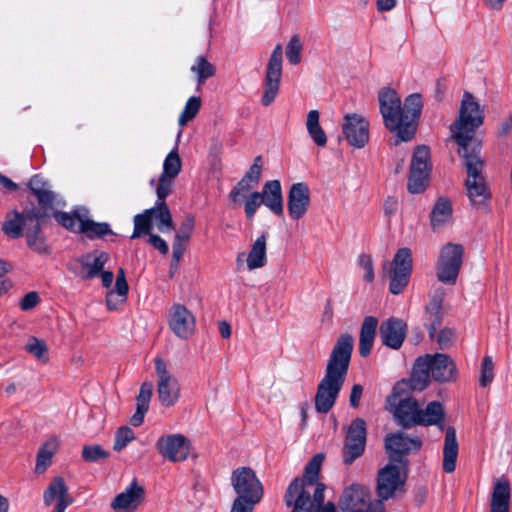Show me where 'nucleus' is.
<instances>
[{"label": "nucleus", "instance_id": "obj_56", "mask_svg": "<svg viewBox=\"0 0 512 512\" xmlns=\"http://www.w3.org/2000/svg\"><path fill=\"white\" fill-rule=\"evenodd\" d=\"M35 196L38 200L39 205L44 210L43 212L49 209H54L56 195L49 188H47L46 190H42Z\"/></svg>", "mask_w": 512, "mask_h": 512}, {"label": "nucleus", "instance_id": "obj_64", "mask_svg": "<svg viewBox=\"0 0 512 512\" xmlns=\"http://www.w3.org/2000/svg\"><path fill=\"white\" fill-rule=\"evenodd\" d=\"M511 130H512V115H509L500 123V125L498 127V136L505 137L511 132Z\"/></svg>", "mask_w": 512, "mask_h": 512}, {"label": "nucleus", "instance_id": "obj_50", "mask_svg": "<svg viewBox=\"0 0 512 512\" xmlns=\"http://www.w3.org/2000/svg\"><path fill=\"white\" fill-rule=\"evenodd\" d=\"M494 379V363L492 357L485 356L483 358L482 367H481V375H480V385L482 387H486L491 384Z\"/></svg>", "mask_w": 512, "mask_h": 512}, {"label": "nucleus", "instance_id": "obj_33", "mask_svg": "<svg viewBox=\"0 0 512 512\" xmlns=\"http://www.w3.org/2000/svg\"><path fill=\"white\" fill-rule=\"evenodd\" d=\"M77 232L86 234L89 238L103 237L107 234H113L108 223L94 222L85 214L79 216Z\"/></svg>", "mask_w": 512, "mask_h": 512}, {"label": "nucleus", "instance_id": "obj_55", "mask_svg": "<svg viewBox=\"0 0 512 512\" xmlns=\"http://www.w3.org/2000/svg\"><path fill=\"white\" fill-rule=\"evenodd\" d=\"M358 265L364 271V280L369 283L372 282L374 280V268L371 256L367 254H361L358 257Z\"/></svg>", "mask_w": 512, "mask_h": 512}, {"label": "nucleus", "instance_id": "obj_1", "mask_svg": "<svg viewBox=\"0 0 512 512\" xmlns=\"http://www.w3.org/2000/svg\"><path fill=\"white\" fill-rule=\"evenodd\" d=\"M378 102L384 126L396 133L392 144L399 145L401 142L412 140L423 108L421 94H410L402 104L400 96L394 89L384 87L378 92Z\"/></svg>", "mask_w": 512, "mask_h": 512}, {"label": "nucleus", "instance_id": "obj_49", "mask_svg": "<svg viewBox=\"0 0 512 512\" xmlns=\"http://www.w3.org/2000/svg\"><path fill=\"white\" fill-rule=\"evenodd\" d=\"M53 216L61 226L68 230L77 232L79 216H84V214L77 212L74 215H70L65 212H54Z\"/></svg>", "mask_w": 512, "mask_h": 512}, {"label": "nucleus", "instance_id": "obj_42", "mask_svg": "<svg viewBox=\"0 0 512 512\" xmlns=\"http://www.w3.org/2000/svg\"><path fill=\"white\" fill-rule=\"evenodd\" d=\"M182 162L176 149H173L165 158L162 176L176 178L181 171Z\"/></svg>", "mask_w": 512, "mask_h": 512}, {"label": "nucleus", "instance_id": "obj_51", "mask_svg": "<svg viewBox=\"0 0 512 512\" xmlns=\"http://www.w3.org/2000/svg\"><path fill=\"white\" fill-rule=\"evenodd\" d=\"M262 172V158L261 156H257L254 159V163L249 168V170L246 172V174L243 176V180H246L248 183L253 185L254 187H257L260 181Z\"/></svg>", "mask_w": 512, "mask_h": 512}, {"label": "nucleus", "instance_id": "obj_58", "mask_svg": "<svg viewBox=\"0 0 512 512\" xmlns=\"http://www.w3.org/2000/svg\"><path fill=\"white\" fill-rule=\"evenodd\" d=\"M173 178L160 176L159 183L156 189L157 202H165V198L170 194L172 188Z\"/></svg>", "mask_w": 512, "mask_h": 512}, {"label": "nucleus", "instance_id": "obj_35", "mask_svg": "<svg viewBox=\"0 0 512 512\" xmlns=\"http://www.w3.org/2000/svg\"><path fill=\"white\" fill-rule=\"evenodd\" d=\"M133 223L132 239L139 238L142 235H150L153 229V210L146 209L143 213L135 215Z\"/></svg>", "mask_w": 512, "mask_h": 512}, {"label": "nucleus", "instance_id": "obj_31", "mask_svg": "<svg viewBox=\"0 0 512 512\" xmlns=\"http://www.w3.org/2000/svg\"><path fill=\"white\" fill-rule=\"evenodd\" d=\"M58 447L59 441L57 437H50L40 446L36 458L35 473L42 474L47 470Z\"/></svg>", "mask_w": 512, "mask_h": 512}, {"label": "nucleus", "instance_id": "obj_38", "mask_svg": "<svg viewBox=\"0 0 512 512\" xmlns=\"http://www.w3.org/2000/svg\"><path fill=\"white\" fill-rule=\"evenodd\" d=\"M191 72L196 74L198 85H202L207 79L213 77L216 72V68L213 64L207 61L203 56H198L195 60L194 65L190 68Z\"/></svg>", "mask_w": 512, "mask_h": 512}, {"label": "nucleus", "instance_id": "obj_21", "mask_svg": "<svg viewBox=\"0 0 512 512\" xmlns=\"http://www.w3.org/2000/svg\"><path fill=\"white\" fill-rule=\"evenodd\" d=\"M369 500L370 494L368 489L354 484L343 491L339 506L344 511L360 512L371 503Z\"/></svg>", "mask_w": 512, "mask_h": 512}, {"label": "nucleus", "instance_id": "obj_54", "mask_svg": "<svg viewBox=\"0 0 512 512\" xmlns=\"http://www.w3.org/2000/svg\"><path fill=\"white\" fill-rule=\"evenodd\" d=\"M153 392V384L151 382H144L137 396V406L149 409V403Z\"/></svg>", "mask_w": 512, "mask_h": 512}, {"label": "nucleus", "instance_id": "obj_4", "mask_svg": "<svg viewBox=\"0 0 512 512\" xmlns=\"http://www.w3.org/2000/svg\"><path fill=\"white\" fill-rule=\"evenodd\" d=\"M483 121V109L470 92H465L461 100L458 117L450 125L452 138L459 145V151L481 152L482 140L477 138L475 133L483 124Z\"/></svg>", "mask_w": 512, "mask_h": 512}, {"label": "nucleus", "instance_id": "obj_32", "mask_svg": "<svg viewBox=\"0 0 512 512\" xmlns=\"http://www.w3.org/2000/svg\"><path fill=\"white\" fill-rule=\"evenodd\" d=\"M420 418L418 419L419 425L423 426H438L443 429V421L445 418V411L442 404L438 401L428 403L425 409L420 408Z\"/></svg>", "mask_w": 512, "mask_h": 512}, {"label": "nucleus", "instance_id": "obj_39", "mask_svg": "<svg viewBox=\"0 0 512 512\" xmlns=\"http://www.w3.org/2000/svg\"><path fill=\"white\" fill-rule=\"evenodd\" d=\"M107 260L108 254L101 252L91 262H85L82 268V278L91 279L99 275L103 271Z\"/></svg>", "mask_w": 512, "mask_h": 512}, {"label": "nucleus", "instance_id": "obj_30", "mask_svg": "<svg viewBox=\"0 0 512 512\" xmlns=\"http://www.w3.org/2000/svg\"><path fill=\"white\" fill-rule=\"evenodd\" d=\"M452 204L443 197L438 198L430 214V224L433 230H438L452 219Z\"/></svg>", "mask_w": 512, "mask_h": 512}, {"label": "nucleus", "instance_id": "obj_12", "mask_svg": "<svg viewBox=\"0 0 512 512\" xmlns=\"http://www.w3.org/2000/svg\"><path fill=\"white\" fill-rule=\"evenodd\" d=\"M157 375V394L160 404L169 408L174 406L179 398L181 387L177 378L168 370L165 361L161 357L154 360Z\"/></svg>", "mask_w": 512, "mask_h": 512}, {"label": "nucleus", "instance_id": "obj_11", "mask_svg": "<svg viewBox=\"0 0 512 512\" xmlns=\"http://www.w3.org/2000/svg\"><path fill=\"white\" fill-rule=\"evenodd\" d=\"M231 485L239 499L259 503L264 490L261 481L250 467H239L231 474Z\"/></svg>", "mask_w": 512, "mask_h": 512}, {"label": "nucleus", "instance_id": "obj_16", "mask_svg": "<svg viewBox=\"0 0 512 512\" xmlns=\"http://www.w3.org/2000/svg\"><path fill=\"white\" fill-rule=\"evenodd\" d=\"M282 54V46L278 44L271 54L266 69L265 87L261 99L264 106H269L278 93L282 75Z\"/></svg>", "mask_w": 512, "mask_h": 512}, {"label": "nucleus", "instance_id": "obj_27", "mask_svg": "<svg viewBox=\"0 0 512 512\" xmlns=\"http://www.w3.org/2000/svg\"><path fill=\"white\" fill-rule=\"evenodd\" d=\"M457 457L458 442L456 438V430L454 427H448L446 429L443 447V470L446 473H452L455 471Z\"/></svg>", "mask_w": 512, "mask_h": 512}, {"label": "nucleus", "instance_id": "obj_10", "mask_svg": "<svg viewBox=\"0 0 512 512\" xmlns=\"http://www.w3.org/2000/svg\"><path fill=\"white\" fill-rule=\"evenodd\" d=\"M464 249L462 245L447 243L439 254L437 264V278L445 284L456 283L460 268L463 262Z\"/></svg>", "mask_w": 512, "mask_h": 512}, {"label": "nucleus", "instance_id": "obj_47", "mask_svg": "<svg viewBox=\"0 0 512 512\" xmlns=\"http://www.w3.org/2000/svg\"><path fill=\"white\" fill-rule=\"evenodd\" d=\"M81 456L86 462H96L108 458L109 452L100 445H86L82 449Z\"/></svg>", "mask_w": 512, "mask_h": 512}, {"label": "nucleus", "instance_id": "obj_43", "mask_svg": "<svg viewBox=\"0 0 512 512\" xmlns=\"http://www.w3.org/2000/svg\"><path fill=\"white\" fill-rule=\"evenodd\" d=\"M201 107V99L197 96L190 97L181 112L178 123L180 126H185L189 121L195 118Z\"/></svg>", "mask_w": 512, "mask_h": 512}, {"label": "nucleus", "instance_id": "obj_18", "mask_svg": "<svg viewBox=\"0 0 512 512\" xmlns=\"http://www.w3.org/2000/svg\"><path fill=\"white\" fill-rule=\"evenodd\" d=\"M342 129L349 145L355 148H363L369 141V122L359 114L345 115Z\"/></svg>", "mask_w": 512, "mask_h": 512}, {"label": "nucleus", "instance_id": "obj_57", "mask_svg": "<svg viewBox=\"0 0 512 512\" xmlns=\"http://www.w3.org/2000/svg\"><path fill=\"white\" fill-rule=\"evenodd\" d=\"M115 289L118 297L120 298V302H124L127 298L129 286L126 281L125 271L123 268L118 270L115 282Z\"/></svg>", "mask_w": 512, "mask_h": 512}, {"label": "nucleus", "instance_id": "obj_13", "mask_svg": "<svg viewBox=\"0 0 512 512\" xmlns=\"http://www.w3.org/2000/svg\"><path fill=\"white\" fill-rule=\"evenodd\" d=\"M366 434V422L362 418H355L347 427L342 451L345 464H351L364 453Z\"/></svg>", "mask_w": 512, "mask_h": 512}, {"label": "nucleus", "instance_id": "obj_62", "mask_svg": "<svg viewBox=\"0 0 512 512\" xmlns=\"http://www.w3.org/2000/svg\"><path fill=\"white\" fill-rule=\"evenodd\" d=\"M363 394V387L360 384H354L351 389L349 403L353 408H357Z\"/></svg>", "mask_w": 512, "mask_h": 512}, {"label": "nucleus", "instance_id": "obj_41", "mask_svg": "<svg viewBox=\"0 0 512 512\" xmlns=\"http://www.w3.org/2000/svg\"><path fill=\"white\" fill-rule=\"evenodd\" d=\"M426 315L428 320V331L431 339L435 337L437 328L442 321V305L436 303H428L426 306Z\"/></svg>", "mask_w": 512, "mask_h": 512}, {"label": "nucleus", "instance_id": "obj_14", "mask_svg": "<svg viewBox=\"0 0 512 512\" xmlns=\"http://www.w3.org/2000/svg\"><path fill=\"white\" fill-rule=\"evenodd\" d=\"M422 446V441L418 437H407L404 433H392L385 437V451L389 456V461L408 466V460L404 455L418 451Z\"/></svg>", "mask_w": 512, "mask_h": 512}, {"label": "nucleus", "instance_id": "obj_52", "mask_svg": "<svg viewBox=\"0 0 512 512\" xmlns=\"http://www.w3.org/2000/svg\"><path fill=\"white\" fill-rule=\"evenodd\" d=\"M428 185V175L410 173L408 190L412 194L423 192Z\"/></svg>", "mask_w": 512, "mask_h": 512}, {"label": "nucleus", "instance_id": "obj_60", "mask_svg": "<svg viewBox=\"0 0 512 512\" xmlns=\"http://www.w3.org/2000/svg\"><path fill=\"white\" fill-rule=\"evenodd\" d=\"M257 503H252L246 499L236 498L231 508V512H253L254 506Z\"/></svg>", "mask_w": 512, "mask_h": 512}, {"label": "nucleus", "instance_id": "obj_17", "mask_svg": "<svg viewBox=\"0 0 512 512\" xmlns=\"http://www.w3.org/2000/svg\"><path fill=\"white\" fill-rule=\"evenodd\" d=\"M168 326L180 339L190 338L196 326L193 313L183 304L175 303L168 311Z\"/></svg>", "mask_w": 512, "mask_h": 512}, {"label": "nucleus", "instance_id": "obj_5", "mask_svg": "<svg viewBox=\"0 0 512 512\" xmlns=\"http://www.w3.org/2000/svg\"><path fill=\"white\" fill-rule=\"evenodd\" d=\"M47 216L46 212L38 208L25 209L21 213L13 211L7 214L2 230L12 239L25 235L29 248L37 253H44L47 251V246L41 226Z\"/></svg>", "mask_w": 512, "mask_h": 512}, {"label": "nucleus", "instance_id": "obj_44", "mask_svg": "<svg viewBox=\"0 0 512 512\" xmlns=\"http://www.w3.org/2000/svg\"><path fill=\"white\" fill-rule=\"evenodd\" d=\"M255 187L246 180L241 179L230 191L229 199L236 205L246 199Z\"/></svg>", "mask_w": 512, "mask_h": 512}, {"label": "nucleus", "instance_id": "obj_61", "mask_svg": "<svg viewBox=\"0 0 512 512\" xmlns=\"http://www.w3.org/2000/svg\"><path fill=\"white\" fill-rule=\"evenodd\" d=\"M148 242L158 249L162 254H167L169 251L166 241L158 235L150 234Z\"/></svg>", "mask_w": 512, "mask_h": 512}, {"label": "nucleus", "instance_id": "obj_19", "mask_svg": "<svg viewBox=\"0 0 512 512\" xmlns=\"http://www.w3.org/2000/svg\"><path fill=\"white\" fill-rule=\"evenodd\" d=\"M43 501L46 506H52L51 512H65L73 503V497L62 477L54 478L43 493Z\"/></svg>", "mask_w": 512, "mask_h": 512}, {"label": "nucleus", "instance_id": "obj_20", "mask_svg": "<svg viewBox=\"0 0 512 512\" xmlns=\"http://www.w3.org/2000/svg\"><path fill=\"white\" fill-rule=\"evenodd\" d=\"M310 206V190L306 183L292 184L287 195V209L291 219L299 220L307 213Z\"/></svg>", "mask_w": 512, "mask_h": 512}, {"label": "nucleus", "instance_id": "obj_34", "mask_svg": "<svg viewBox=\"0 0 512 512\" xmlns=\"http://www.w3.org/2000/svg\"><path fill=\"white\" fill-rule=\"evenodd\" d=\"M320 113L318 110H311L307 114L306 129L317 146L323 147L327 143V136L319 123Z\"/></svg>", "mask_w": 512, "mask_h": 512}, {"label": "nucleus", "instance_id": "obj_22", "mask_svg": "<svg viewBox=\"0 0 512 512\" xmlns=\"http://www.w3.org/2000/svg\"><path fill=\"white\" fill-rule=\"evenodd\" d=\"M144 489L136 481L121 493H119L111 502V507L117 512H134L143 500Z\"/></svg>", "mask_w": 512, "mask_h": 512}, {"label": "nucleus", "instance_id": "obj_45", "mask_svg": "<svg viewBox=\"0 0 512 512\" xmlns=\"http://www.w3.org/2000/svg\"><path fill=\"white\" fill-rule=\"evenodd\" d=\"M302 44L299 36L291 37L286 46V57L290 64L297 65L301 61Z\"/></svg>", "mask_w": 512, "mask_h": 512}, {"label": "nucleus", "instance_id": "obj_37", "mask_svg": "<svg viewBox=\"0 0 512 512\" xmlns=\"http://www.w3.org/2000/svg\"><path fill=\"white\" fill-rule=\"evenodd\" d=\"M429 148L427 146H418L413 154L410 173L425 174L429 173Z\"/></svg>", "mask_w": 512, "mask_h": 512}, {"label": "nucleus", "instance_id": "obj_8", "mask_svg": "<svg viewBox=\"0 0 512 512\" xmlns=\"http://www.w3.org/2000/svg\"><path fill=\"white\" fill-rule=\"evenodd\" d=\"M384 276L390 280L389 291L398 295L408 285L412 272V253L409 248H400L392 262L383 265Z\"/></svg>", "mask_w": 512, "mask_h": 512}, {"label": "nucleus", "instance_id": "obj_53", "mask_svg": "<svg viewBox=\"0 0 512 512\" xmlns=\"http://www.w3.org/2000/svg\"><path fill=\"white\" fill-rule=\"evenodd\" d=\"M435 338L440 349H447L455 342L456 333L451 328H444L438 333L437 337L435 336L433 339Z\"/></svg>", "mask_w": 512, "mask_h": 512}, {"label": "nucleus", "instance_id": "obj_40", "mask_svg": "<svg viewBox=\"0 0 512 512\" xmlns=\"http://www.w3.org/2000/svg\"><path fill=\"white\" fill-rule=\"evenodd\" d=\"M25 349L28 353L33 355L38 361L47 363L49 360V352L46 343L34 336L28 338L25 345Z\"/></svg>", "mask_w": 512, "mask_h": 512}, {"label": "nucleus", "instance_id": "obj_48", "mask_svg": "<svg viewBox=\"0 0 512 512\" xmlns=\"http://www.w3.org/2000/svg\"><path fill=\"white\" fill-rule=\"evenodd\" d=\"M244 211L248 220H252L256 214L257 209L263 204V197L260 196L258 191L251 192L249 196L244 199Z\"/></svg>", "mask_w": 512, "mask_h": 512}, {"label": "nucleus", "instance_id": "obj_3", "mask_svg": "<svg viewBox=\"0 0 512 512\" xmlns=\"http://www.w3.org/2000/svg\"><path fill=\"white\" fill-rule=\"evenodd\" d=\"M324 456L316 454L305 467L302 478H295L285 493V503L291 512H314L323 504L325 486L318 482Z\"/></svg>", "mask_w": 512, "mask_h": 512}, {"label": "nucleus", "instance_id": "obj_6", "mask_svg": "<svg viewBox=\"0 0 512 512\" xmlns=\"http://www.w3.org/2000/svg\"><path fill=\"white\" fill-rule=\"evenodd\" d=\"M456 365L446 354H426L416 359L410 377V388L424 390L430 379L436 382H450L456 379Z\"/></svg>", "mask_w": 512, "mask_h": 512}, {"label": "nucleus", "instance_id": "obj_2", "mask_svg": "<svg viewBox=\"0 0 512 512\" xmlns=\"http://www.w3.org/2000/svg\"><path fill=\"white\" fill-rule=\"evenodd\" d=\"M353 347L354 339L350 334H342L337 339L327 361L325 375L317 386L315 409L318 413L326 414L333 408L348 373Z\"/></svg>", "mask_w": 512, "mask_h": 512}, {"label": "nucleus", "instance_id": "obj_29", "mask_svg": "<svg viewBox=\"0 0 512 512\" xmlns=\"http://www.w3.org/2000/svg\"><path fill=\"white\" fill-rule=\"evenodd\" d=\"M510 484L507 479H498L494 485L491 512H509Z\"/></svg>", "mask_w": 512, "mask_h": 512}, {"label": "nucleus", "instance_id": "obj_59", "mask_svg": "<svg viewBox=\"0 0 512 512\" xmlns=\"http://www.w3.org/2000/svg\"><path fill=\"white\" fill-rule=\"evenodd\" d=\"M40 303L39 294L35 291H31L24 295L21 299L19 306L23 311H29L34 309Z\"/></svg>", "mask_w": 512, "mask_h": 512}, {"label": "nucleus", "instance_id": "obj_7", "mask_svg": "<svg viewBox=\"0 0 512 512\" xmlns=\"http://www.w3.org/2000/svg\"><path fill=\"white\" fill-rule=\"evenodd\" d=\"M458 153L463 158L466 168L465 189L471 205L477 209L486 207L491 198V191L482 174L484 162L480 152L458 151Z\"/></svg>", "mask_w": 512, "mask_h": 512}, {"label": "nucleus", "instance_id": "obj_15", "mask_svg": "<svg viewBox=\"0 0 512 512\" xmlns=\"http://www.w3.org/2000/svg\"><path fill=\"white\" fill-rule=\"evenodd\" d=\"M158 453L171 462L185 461L190 453V442L182 434H166L155 443Z\"/></svg>", "mask_w": 512, "mask_h": 512}, {"label": "nucleus", "instance_id": "obj_36", "mask_svg": "<svg viewBox=\"0 0 512 512\" xmlns=\"http://www.w3.org/2000/svg\"><path fill=\"white\" fill-rule=\"evenodd\" d=\"M149 210H153V219L156 220L160 232L165 233L174 228L171 213L165 202H156Z\"/></svg>", "mask_w": 512, "mask_h": 512}, {"label": "nucleus", "instance_id": "obj_23", "mask_svg": "<svg viewBox=\"0 0 512 512\" xmlns=\"http://www.w3.org/2000/svg\"><path fill=\"white\" fill-rule=\"evenodd\" d=\"M407 325L398 318H390L380 326V338L384 345L399 349L405 339Z\"/></svg>", "mask_w": 512, "mask_h": 512}, {"label": "nucleus", "instance_id": "obj_24", "mask_svg": "<svg viewBox=\"0 0 512 512\" xmlns=\"http://www.w3.org/2000/svg\"><path fill=\"white\" fill-rule=\"evenodd\" d=\"M420 407L418 402L411 398L400 399L393 409V415L400 426L403 428H411L419 425Z\"/></svg>", "mask_w": 512, "mask_h": 512}, {"label": "nucleus", "instance_id": "obj_46", "mask_svg": "<svg viewBox=\"0 0 512 512\" xmlns=\"http://www.w3.org/2000/svg\"><path fill=\"white\" fill-rule=\"evenodd\" d=\"M135 438L134 431L127 427L123 426L120 427L115 434V441L113 445V449L115 451H121L124 449L131 441H133Z\"/></svg>", "mask_w": 512, "mask_h": 512}, {"label": "nucleus", "instance_id": "obj_25", "mask_svg": "<svg viewBox=\"0 0 512 512\" xmlns=\"http://www.w3.org/2000/svg\"><path fill=\"white\" fill-rule=\"evenodd\" d=\"M263 197V205H265L275 215H283V195L281 184L278 180L267 181L259 192Z\"/></svg>", "mask_w": 512, "mask_h": 512}, {"label": "nucleus", "instance_id": "obj_63", "mask_svg": "<svg viewBox=\"0 0 512 512\" xmlns=\"http://www.w3.org/2000/svg\"><path fill=\"white\" fill-rule=\"evenodd\" d=\"M29 187L34 195H37L42 190L49 188L47 183L44 182L43 179L38 175H35L30 179Z\"/></svg>", "mask_w": 512, "mask_h": 512}, {"label": "nucleus", "instance_id": "obj_9", "mask_svg": "<svg viewBox=\"0 0 512 512\" xmlns=\"http://www.w3.org/2000/svg\"><path fill=\"white\" fill-rule=\"evenodd\" d=\"M407 467L401 461L399 464L389 461L379 470L376 487L378 501L383 502L393 498L398 491L403 489L407 478Z\"/></svg>", "mask_w": 512, "mask_h": 512}, {"label": "nucleus", "instance_id": "obj_28", "mask_svg": "<svg viewBox=\"0 0 512 512\" xmlns=\"http://www.w3.org/2000/svg\"><path fill=\"white\" fill-rule=\"evenodd\" d=\"M378 319L373 316L364 318L359 337V353L362 357H367L373 347Z\"/></svg>", "mask_w": 512, "mask_h": 512}, {"label": "nucleus", "instance_id": "obj_26", "mask_svg": "<svg viewBox=\"0 0 512 512\" xmlns=\"http://www.w3.org/2000/svg\"><path fill=\"white\" fill-rule=\"evenodd\" d=\"M267 238L268 235L263 233L256 238L246 256L245 262L248 270L262 268L267 263Z\"/></svg>", "mask_w": 512, "mask_h": 512}]
</instances>
